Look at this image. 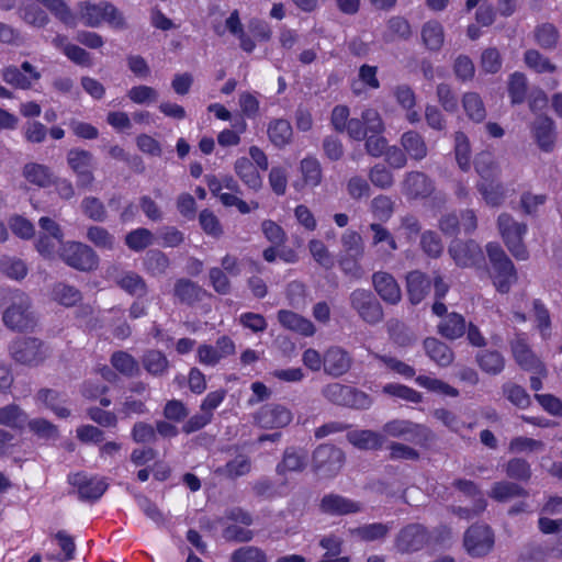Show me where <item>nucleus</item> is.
Here are the masks:
<instances>
[{
  "mask_svg": "<svg viewBox=\"0 0 562 562\" xmlns=\"http://www.w3.org/2000/svg\"><path fill=\"white\" fill-rule=\"evenodd\" d=\"M506 475L513 480L527 482L531 477L530 464L521 458H513L505 465Z\"/></svg>",
  "mask_w": 562,
  "mask_h": 562,
  "instance_id": "nucleus-63",
  "label": "nucleus"
},
{
  "mask_svg": "<svg viewBox=\"0 0 562 562\" xmlns=\"http://www.w3.org/2000/svg\"><path fill=\"white\" fill-rule=\"evenodd\" d=\"M235 171L249 189L257 191L261 188L262 179L250 159L246 157L238 158L235 162Z\"/></svg>",
  "mask_w": 562,
  "mask_h": 562,
  "instance_id": "nucleus-31",
  "label": "nucleus"
},
{
  "mask_svg": "<svg viewBox=\"0 0 562 562\" xmlns=\"http://www.w3.org/2000/svg\"><path fill=\"white\" fill-rule=\"evenodd\" d=\"M536 43L543 49L552 50L558 46L560 33L551 23H542L533 31Z\"/></svg>",
  "mask_w": 562,
  "mask_h": 562,
  "instance_id": "nucleus-43",
  "label": "nucleus"
},
{
  "mask_svg": "<svg viewBox=\"0 0 562 562\" xmlns=\"http://www.w3.org/2000/svg\"><path fill=\"white\" fill-rule=\"evenodd\" d=\"M476 188L486 204L490 206H499L505 199V192L502 183L495 180L479 182Z\"/></svg>",
  "mask_w": 562,
  "mask_h": 562,
  "instance_id": "nucleus-50",
  "label": "nucleus"
},
{
  "mask_svg": "<svg viewBox=\"0 0 562 562\" xmlns=\"http://www.w3.org/2000/svg\"><path fill=\"white\" fill-rule=\"evenodd\" d=\"M36 400L45 404L46 407L52 409L60 418H67L70 415V411L61 406L64 400L61 398V394L56 390L41 389L36 394Z\"/></svg>",
  "mask_w": 562,
  "mask_h": 562,
  "instance_id": "nucleus-44",
  "label": "nucleus"
},
{
  "mask_svg": "<svg viewBox=\"0 0 562 562\" xmlns=\"http://www.w3.org/2000/svg\"><path fill=\"white\" fill-rule=\"evenodd\" d=\"M401 145L404 151L414 160H423L428 153L424 137L416 131L405 132L401 136Z\"/></svg>",
  "mask_w": 562,
  "mask_h": 562,
  "instance_id": "nucleus-29",
  "label": "nucleus"
},
{
  "mask_svg": "<svg viewBox=\"0 0 562 562\" xmlns=\"http://www.w3.org/2000/svg\"><path fill=\"white\" fill-rule=\"evenodd\" d=\"M494 532L490 526L474 524L469 527L463 536V547L469 555L473 558H483L487 555L494 547Z\"/></svg>",
  "mask_w": 562,
  "mask_h": 562,
  "instance_id": "nucleus-11",
  "label": "nucleus"
},
{
  "mask_svg": "<svg viewBox=\"0 0 562 562\" xmlns=\"http://www.w3.org/2000/svg\"><path fill=\"white\" fill-rule=\"evenodd\" d=\"M524 61L529 69L537 74H553L558 70L555 64L533 48L527 49L524 53Z\"/></svg>",
  "mask_w": 562,
  "mask_h": 562,
  "instance_id": "nucleus-38",
  "label": "nucleus"
},
{
  "mask_svg": "<svg viewBox=\"0 0 562 562\" xmlns=\"http://www.w3.org/2000/svg\"><path fill=\"white\" fill-rule=\"evenodd\" d=\"M307 467V454L301 449L289 447L284 450L282 460L277 464L276 472L284 476L288 472H303Z\"/></svg>",
  "mask_w": 562,
  "mask_h": 562,
  "instance_id": "nucleus-24",
  "label": "nucleus"
},
{
  "mask_svg": "<svg viewBox=\"0 0 562 562\" xmlns=\"http://www.w3.org/2000/svg\"><path fill=\"white\" fill-rule=\"evenodd\" d=\"M175 296L183 304L192 305L202 300L204 291L195 282L189 279H179L175 283Z\"/></svg>",
  "mask_w": 562,
  "mask_h": 562,
  "instance_id": "nucleus-32",
  "label": "nucleus"
},
{
  "mask_svg": "<svg viewBox=\"0 0 562 562\" xmlns=\"http://www.w3.org/2000/svg\"><path fill=\"white\" fill-rule=\"evenodd\" d=\"M387 331L391 339L398 346H409L414 341L412 331L398 319H390L387 322Z\"/></svg>",
  "mask_w": 562,
  "mask_h": 562,
  "instance_id": "nucleus-61",
  "label": "nucleus"
},
{
  "mask_svg": "<svg viewBox=\"0 0 562 562\" xmlns=\"http://www.w3.org/2000/svg\"><path fill=\"white\" fill-rule=\"evenodd\" d=\"M322 395L334 405L353 409H368L372 404L366 392L338 382L325 385L322 389Z\"/></svg>",
  "mask_w": 562,
  "mask_h": 562,
  "instance_id": "nucleus-4",
  "label": "nucleus"
},
{
  "mask_svg": "<svg viewBox=\"0 0 562 562\" xmlns=\"http://www.w3.org/2000/svg\"><path fill=\"white\" fill-rule=\"evenodd\" d=\"M497 226L510 254L518 260L528 259V250L522 243L527 225L515 221L510 214L502 213L497 218Z\"/></svg>",
  "mask_w": 562,
  "mask_h": 562,
  "instance_id": "nucleus-5",
  "label": "nucleus"
},
{
  "mask_svg": "<svg viewBox=\"0 0 562 562\" xmlns=\"http://www.w3.org/2000/svg\"><path fill=\"white\" fill-rule=\"evenodd\" d=\"M476 362L482 371L496 375L505 368V359L503 355L495 350H482L476 355Z\"/></svg>",
  "mask_w": 562,
  "mask_h": 562,
  "instance_id": "nucleus-37",
  "label": "nucleus"
},
{
  "mask_svg": "<svg viewBox=\"0 0 562 562\" xmlns=\"http://www.w3.org/2000/svg\"><path fill=\"white\" fill-rule=\"evenodd\" d=\"M443 27L436 21L427 22L422 30L424 44L430 50H439L443 44Z\"/></svg>",
  "mask_w": 562,
  "mask_h": 562,
  "instance_id": "nucleus-51",
  "label": "nucleus"
},
{
  "mask_svg": "<svg viewBox=\"0 0 562 562\" xmlns=\"http://www.w3.org/2000/svg\"><path fill=\"white\" fill-rule=\"evenodd\" d=\"M142 363L144 369L155 376L164 375L169 368L167 357L156 349L147 350L142 358Z\"/></svg>",
  "mask_w": 562,
  "mask_h": 562,
  "instance_id": "nucleus-39",
  "label": "nucleus"
},
{
  "mask_svg": "<svg viewBox=\"0 0 562 562\" xmlns=\"http://www.w3.org/2000/svg\"><path fill=\"white\" fill-rule=\"evenodd\" d=\"M372 283L375 292L384 302L394 305L401 301V289L391 273L384 271L374 272Z\"/></svg>",
  "mask_w": 562,
  "mask_h": 562,
  "instance_id": "nucleus-21",
  "label": "nucleus"
},
{
  "mask_svg": "<svg viewBox=\"0 0 562 562\" xmlns=\"http://www.w3.org/2000/svg\"><path fill=\"white\" fill-rule=\"evenodd\" d=\"M111 364L115 370L125 376H136L139 374L138 361L126 351H115L110 359Z\"/></svg>",
  "mask_w": 562,
  "mask_h": 562,
  "instance_id": "nucleus-41",
  "label": "nucleus"
},
{
  "mask_svg": "<svg viewBox=\"0 0 562 562\" xmlns=\"http://www.w3.org/2000/svg\"><path fill=\"white\" fill-rule=\"evenodd\" d=\"M533 137L543 151H551L555 143L554 122L548 116H538L532 124Z\"/></svg>",
  "mask_w": 562,
  "mask_h": 562,
  "instance_id": "nucleus-23",
  "label": "nucleus"
},
{
  "mask_svg": "<svg viewBox=\"0 0 562 562\" xmlns=\"http://www.w3.org/2000/svg\"><path fill=\"white\" fill-rule=\"evenodd\" d=\"M347 440L361 450H378L384 445L385 435L369 429L352 430L347 434Z\"/></svg>",
  "mask_w": 562,
  "mask_h": 562,
  "instance_id": "nucleus-26",
  "label": "nucleus"
},
{
  "mask_svg": "<svg viewBox=\"0 0 562 562\" xmlns=\"http://www.w3.org/2000/svg\"><path fill=\"white\" fill-rule=\"evenodd\" d=\"M488 496L496 502L505 503L513 498L527 497L528 492L515 482L498 481L492 485Z\"/></svg>",
  "mask_w": 562,
  "mask_h": 562,
  "instance_id": "nucleus-28",
  "label": "nucleus"
},
{
  "mask_svg": "<svg viewBox=\"0 0 562 562\" xmlns=\"http://www.w3.org/2000/svg\"><path fill=\"white\" fill-rule=\"evenodd\" d=\"M419 246L423 252L430 258H439L443 252V244L440 236L431 229L422 233Z\"/></svg>",
  "mask_w": 562,
  "mask_h": 562,
  "instance_id": "nucleus-52",
  "label": "nucleus"
},
{
  "mask_svg": "<svg viewBox=\"0 0 562 562\" xmlns=\"http://www.w3.org/2000/svg\"><path fill=\"white\" fill-rule=\"evenodd\" d=\"M349 304L359 318L369 325H376L384 318L383 307L370 290H353L349 295Z\"/></svg>",
  "mask_w": 562,
  "mask_h": 562,
  "instance_id": "nucleus-7",
  "label": "nucleus"
},
{
  "mask_svg": "<svg viewBox=\"0 0 562 562\" xmlns=\"http://www.w3.org/2000/svg\"><path fill=\"white\" fill-rule=\"evenodd\" d=\"M319 509L326 515L344 516L360 513L362 510V505L359 502L345 497L340 494L328 493L322 497L319 502Z\"/></svg>",
  "mask_w": 562,
  "mask_h": 562,
  "instance_id": "nucleus-18",
  "label": "nucleus"
},
{
  "mask_svg": "<svg viewBox=\"0 0 562 562\" xmlns=\"http://www.w3.org/2000/svg\"><path fill=\"white\" fill-rule=\"evenodd\" d=\"M1 77L8 85L16 89L26 90L32 87L33 81H37L41 78V74L31 63L23 61L21 68L16 66L4 67L1 70Z\"/></svg>",
  "mask_w": 562,
  "mask_h": 562,
  "instance_id": "nucleus-15",
  "label": "nucleus"
},
{
  "mask_svg": "<svg viewBox=\"0 0 562 562\" xmlns=\"http://www.w3.org/2000/svg\"><path fill=\"white\" fill-rule=\"evenodd\" d=\"M80 18L85 25L90 27H98L103 22H106L115 29L123 30L126 27V22L123 13L111 2L100 1L92 3L90 1L81 2L79 5Z\"/></svg>",
  "mask_w": 562,
  "mask_h": 562,
  "instance_id": "nucleus-3",
  "label": "nucleus"
},
{
  "mask_svg": "<svg viewBox=\"0 0 562 562\" xmlns=\"http://www.w3.org/2000/svg\"><path fill=\"white\" fill-rule=\"evenodd\" d=\"M144 269L153 277L166 274L170 260L168 256L159 249H150L143 259Z\"/></svg>",
  "mask_w": 562,
  "mask_h": 562,
  "instance_id": "nucleus-35",
  "label": "nucleus"
},
{
  "mask_svg": "<svg viewBox=\"0 0 562 562\" xmlns=\"http://www.w3.org/2000/svg\"><path fill=\"white\" fill-rule=\"evenodd\" d=\"M449 255L460 267H475L484 262V254L480 245L469 239L454 240L448 248Z\"/></svg>",
  "mask_w": 562,
  "mask_h": 562,
  "instance_id": "nucleus-12",
  "label": "nucleus"
},
{
  "mask_svg": "<svg viewBox=\"0 0 562 562\" xmlns=\"http://www.w3.org/2000/svg\"><path fill=\"white\" fill-rule=\"evenodd\" d=\"M82 213L94 222L103 223L108 220V212L103 202L95 196H86L80 204Z\"/></svg>",
  "mask_w": 562,
  "mask_h": 562,
  "instance_id": "nucleus-55",
  "label": "nucleus"
},
{
  "mask_svg": "<svg viewBox=\"0 0 562 562\" xmlns=\"http://www.w3.org/2000/svg\"><path fill=\"white\" fill-rule=\"evenodd\" d=\"M434 189L432 181L420 171L408 172L403 181V192L413 199L427 198Z\"/></svg>",
  "mask_w": 562,
  "mask_h": 562,
  "instance_id": "nucleus-22",
  "label": "nucleus"
},
{
  "mask_svg": "<svg viewBox=\"0 0 562 562\" xmlns=\"http://www.w3.org/2000/svg\"><path fill=\"white\" fill-rule=\"evenodd\" d=\"M278 321L283 327L296 331L303 336H313L315 333V326L310 319L304 318L292 311H279Z\"/></svg>",
  "mask_w": 562,
  "mask_h": 562,
  "instance_id": "nucleus-27",
  "label": "nucleus"
},
{
  "mask_svg": "<svg viewBox=\"0 0 562 562\" xmlns=\"http://www.w3.org/2000/svg\"><path fill=\"white\" fill-rule=\"evenodd\" d=\"M69 483L77 487L78 496L81 501H97L108 488V484L103 479L88 476L85 473L70 475Z\"/></svg>",
  "mask_w": 562,
  "mask_h": 562,
  "instance_id": "nucleus-16",
  "label": "nucleus"
},
{
  "mask_svg": "<svg viewBox=\"0 0 562 562\" xmlns=\"http://www.w3.org/2000/svg\"><path fill=\"white\" fill-rule=\"evenodd\" d=\"M52 297L59 304L70 307L81 300V293L74 285L58 282L53 286Z\"/></svg>",
  "mask_w": 562,
  "mask_h": 562,
  "instance_id": "nucleus-47",
  "label": "nucleus"
},
{
  "mask_svg": "<svg viewBox=\"0 0 562 562\" xmlns=\"http://www.w3.org/2000/svg\"><path fill=\"white\" fill-rule=\"evenodd\" d=\"M430 541L428 529L418 522L402 527L394 537L393 546L400 554H411L423 550Z\"/></svg>",
  "mask_w": 562,
  "mask_h": 562,
  "instance_id": "nucleus-8",
  "label": "nucleus"
},
{
  "mask_svg": "<svg viewBox=\"0 0 562 562\" xmlns=\"http://www.w3.org/2000/svg\"><path fill=\"white\" fill-rule=\"evenodd\" d=\"M407 293L412 304H419L430 291L431 281L419 270L411 271L406 277Z\"/></svg>",
  "mask_w": 562,
  "mask_h": 562,
  "instance_id": "nucleus-25",
  "label": "nucleus"
},
{
  "mask_svg": "<svg viewBox=\"0 0 562 562\" xmlns=\"http://www.w3.org/2000/svg\"><path fill=\"white\" fill-rule=\"evenodd\" d=\"M67 164L75 175L92 169L93 155L85 149L72 148L67 153Z\"/></svg>",
  "mask_w": 562,
  "mask_h": 562,
  "instance_id": "nucleus-53",
  "label": "nucleus"
},
{
  "mask_svg": "<svg viewBox=\"0 0 562 562\" xmlns=\"http://www.w3.org/2000/svg\"><path fill=\"white\" fill-rule=\"evenodd\" d=\"M300 171L306 186L315 188L322 182L323 171L317 158L312 156L303 158L300 162Z\"/></svg>",
  "mask_w": 562,
  "mask_h": 562,
  "instance_id": "nucleus-42",
  "label": "nucleus"
},
{
  "mask_svg": "<svg viewBox=\"0 0 562 562\" xmlns=\"http://www.w3.org/2000/svg\"><path fill=\"white\" fill-rule=\"evenodd\" d=\"M11 358L21 364L38 366L46 358L44 344L34 337L16 338L9 345Z\"/></svg>",
  "mask_w": 562,
  "mask_h": 562,
  "instance_id": "nucleus-10",
  "label": "nucleus"
},
{
  "mask_svg": "<svg viewBox=\"0 0 562 562\" xmlns=\"http://www.w3.org/2000/svg\"><path fill=\"white\" fill-rule=\"evenodd\" d=\"M117 284L132 295L143 296L147 293L145 280L136 272L128 271L117 279Z\"/></svg>",
  "mask_w": 562,
  "mask_h": 562,
  "instance_id": "nucleus-56",
  "label": "nucleus"
},
{
  "mask_svg": "<svg viewBox=\"0 0 562 562\" xmlns=\"http://www.w3.org/2000/svg\"><path fill=\"white\" fill-rule=\"evenodd\" d=\"M27 423V414L15 404H9L0 407V425L22 429Z\"/></svg>",
  "mask_w": 562,
  "mask_h": 562,
  "instance_id": "nucleus-40",
  "label": "nucleus"
},
{
  "mask_svg": "<svg viewBox=\"0 0 562 562\" xmlns=\"http://www.w3.org/2000/svg\"><path fill=\"white\" fill-rule=\"evenodd\" d=\"M47 8L50 13L68 26L76 25V16L67 4V0H36Z\"/></svg>",
  "mask_w": 562,
  "mask_h": 562,
  "instance_id": "nucleus-49",
  "label": "nucleus"
},
{
  "mask_svg": "<svg viewBox=\"0 0 562 562\" xmlns=\"http://www.w3.org/2000/svg\"><path fill=\"white\" fill-rule=\"evenodd\" d=\"M3 325L15 333L33 331L37 325V317L32 310V301L30 296L14 289L9 292L7 305L2 313Z\"/></svg>",
  "mask_w": 562,
  "mask_h": 562,
  "instance_id": "nucleus-1",
  "label": "nucleus"
},
{
  "mask_svg": "<svg viewBox=\"0 0 562 562\" xmlns=\"http://www.w3.org/2000/svg\"><path fill=\"white\" fill-rule=\"evenodd\" d=\"M196 353L202 364L214 367L222 359L235 353V344L228 336H222L215 346L200 345Z\"/></svg>",
  "mask_w": 562,
  "mask_h": 562,
  "instance_id": "nucleus-17",
  "label": "nucleus"
},
{
  "mask_svg": "<svg viewBox=\"0 0 562 562\" xmlns=\"http://www.w3.org/2000/svg\"><path fill=\"white\" fill-rule=\"evenodd\" d=\"M512 352L514 359L518 366L525 370L537 373L539 375H546L547 369L543 362L532 352L528 346L526 339L521 336H517L512 342Z\"/></svg>",
  "mask_w": 562,
  "mask_h": 562,
  "instance_id": "nucleus-14",
  "label": "nucleus"
},
{
  "mask_svg": "<svg viewBox=\"0 0 562 562\" xmlns=\"http://www.w3.org/2000/svg\"><path fill=\"white\" fill-rule=\"evenodd\" d=\"M424 349L426 355L440 367H447L453 360L452 350L437 338H426L424 340Z\"/></svg>",
  "mask_w": 562,
  "mask_h": 562,
  "instance_id": "nucleus-30",
  "label": "nucleus"
},
{
  "mask_svg": "<svg viewBox=\"0 0 562 562\" xmlns=\"http://www.w3.org/2000/svg\"><path fill=\"white\" fill-rule=\"evenodd\" d=\"M462 105L470 120L480 123L486 117L484 103L476 92L464 93Z\"/></svg>",
  "mask_w": 562,
  "mask_h": 562,
  "instance_id": "nucleus-48",
  "label": "nucleus"
},
{
  "mask_svg": "<svg viewBox=\"0 0 562 562\" xmlns=\"http://www.w3.org/2000/svg\"><path fill=\"white\" fill-rule=\"evenodd\" d=\"M18 13L24 22L35 27H44L49 22L48 14L32 2L23 3Z\"/></svg>",
  "mask_w": 562,
  "mask_h": 562,
  "instance_id": "nucleus-45",
  "label": "nucleus"
},
{
  "mask_svg": "<svg viewBox=\"0 0 562 562\" xmlns=\"http://www.w3.org/2000/svg\"><path fill=\"white\" fill-rule=\"evenodd\" d=\"M25 179L41 188L49 187L53 183L54 175L50 169L41 164L29 162L23 168Z\"/></svg>",
  "mask_w": 562,
  "mask_h": 562,
  "instance_id": "nucleus-36",
  "label": "nucleus"
},
{
  "mask_svg": "<svg viewBox=\"0 0 562 562\" xmlns=\"http://www.w3.org/2000/svg\"><path fill=\"white\" fill-rule=\"evenodd\" d=\"M503 393L513 405L520 409H525L531 404V400L527 391L516 383H505L503 385Z\"/></svg>",
  "mask_w": 562,
  "mask_h": 562,
  "instance_id": "nucleus-59",
  "label": "nucleus"
},
{
  "mask_svg": "<svg viewBox=\"0 0 562 562\" xmlns=\"http://www.w3.org/2000/svg\"><path fill=\"white\" fill-rule=\"evenodd\" d=\"M124 240L131 250L139 252L154 244L155 236L148 228L139 227L127 233Z\"/></svg>",
  "mask_w": 562,
  "mask_h": 562,
  "instance_id": "nucleus-46",
  "label": "nucleus"
},
{
  "mask_svg": "<svg viewBox=\"0 0 562 562\" xmlns=\"http://www.w3.org/2000/svg\"><path fill=\"white\" fill-rule=\"evenodd\" d=\"M391 530V526L382 522L367 524L355 529V535L363 541L384 539Z\"/></svg>",
  "mask_w": 562,
  "mask_h": 562,
  "instance_id": "nucleus-58",
  "label": "nucleus"
},
{
  "mask_svg": "<svg viewBox=\"0 0 562 562\" xmlns=\"http://www.w3.org/2000/svg\"><path fill=\"white\" fill-rule=\"evenodd\" d=\"M61 260L72 269L92 271L98 268L99 257L88 245L79 241L66 243L59 252Z\"/></svg>",
  "mask_w": 562,
  "mask_h": 562,
  "instance_id": "nucleus-9",
  "label": "nucleus"
},
{
  "mask_svg": "<svg viewBox=\"0 0 562 562\" xmlns=\"http://www.w3.org/2000/svg\"><path fill=\"white\" fill-rule=\"evenodd\" d=\"M87 238L98 248L112 250L115 246V237L101 226L89 227Z\"/></svg>",
  "mask_w": 562,
  "mask_h": 562,
  "instance_id": "nucleus-62",
  "label": "nucleus"
},
{
  "mask_svg": "<svg viewBox=\"0 0 562 562\" xmlns=\"http://www.w3.org/2000/svg\"><path fill=\"white\" fill-rule=\"evenodd\" d=\"M528 80L525 74L516 71L510 75L508 80V94L512 103L521 104L527 94Z\"/></svg>",
  "mask_w": 562,
  "mask_h": 562,
  "instance_id": "nucleus-54",
  "label": "nucleus"
},
{
  "mask_svg": "<svg viewBox=\"0 0 562 562\" xmlns=\"http://www.w3.org/2000/svg\"><path fill=\"white\" fill-rule=\"evenodd\" d=\"M486 254L492 266L491 278L499 293H508L517 281V272L513 261L497 243L486 245Z\"/></svg>",
  "mask_w": 562,
  "mask_h": 562,
  "instance_id": "nucleus-2",
  "label": "nucleus"
},
{
  "mask_svg": "<svg viewBox=\"0 0 562 562\" xmlns=\"http://www.w3.org/2000/svg\"><path fill=\"white\" fill-rule=\"evenodd\" d=\"M386 436L403 438L411 442H420L429 437V429L423 425L405 419H393L383 426Z\"/></svg>",
  "mask_w": 562,
  "mask_h": 562,
  "instance_id": "nucleus-13",
  "label": "nucleus"
},
{
  "mask_svg": "<svg viewBox=\"0 0 562 562\" xmlns=\"http://www.w3.org/2000/svg\"><path fill=\"white\" fill-rule=\"evenodd\" d=\"M255 418L262 428H281L291 422L292 415L283 405L267 404L257 412Z\"/></svg>",
  "mask_w": 562,
  "mask_h": 562,
  "instance_id": "nucleus-20",
  "label": "nucleus"
},
{
  "mask_svg": "<svg viewBox=\"0 0 562 562\" xmlns=\"http://www.w3.org/2000/svg\"><path fill=\"white\" fill-rule=\"evenodd\" d=\"M268 137L270 142L278 148H282L290 144L293 131L289 121L284 119H274L268 124Z\"/></svg>",
  "mask_w": 562,
  "mask_h": 562,
  "instance_id": "nucleus-34",
  "label": "nucleus"
},
{
  "mask_svg": "<svg viewBox=\"0 0 562 562\" xmlns=\"http://www.w3.org/2000/svg\"><path fill=\"white\" fill-rule=\"evenodd\" d=\"M0 272L13 280H22L27 273V268L21 259L8 256L0 257Z\"/></svg>",
  "mask_w": 562,
  "mask_h": 562,
  "instance_id": "nucleus-60",
  "label": "nucleus"
},
{
  "mask_svg": "<svg viewBox=\"0 0 562 562\" xmlns=\"http://www.w3.org/2000/svg\"><path fill=\"white\" fill-rule=\"evenodd\" d=\"M383 392L387 395L398 397L411 403H420L423 396L416 390L397 383H387L383 386Z\"/></svg>",
  "mask_w": 562,
  "mask_h": 562,
  "instance_id": "nucleus-64",
  "label": "nucleus"
},
{
  "mask_svg": "<svg viewBox=\"0 0 562 562\" xmlns=\"http://www.w3.org/2000/svg\"><path fill=\"white\" fill-rule=\"evenodd\" d=\"M467 323L462 315L450 313L438 324V333L450 340L458 339L464 335Z\"/></svg>",
  "mask_w": 562,
  "mask_h": 562,
  "instance_id": "nucleus-33",
  "label": "nucleus"
},
{
  "mask_svg": "<svg viewBox=\"0 0 562 562\" xmlns=\"http://www.w3.org/2000/svg\"><path fill=\"white\" fill-rule=\"evenodd\" d=\"M345 463V453L334 445H319L312 456V469L322 477H334Z\"/></svg>",
  "mask_w": 562,
  "mask_h": 562,
  "instance_id": "nucleus-6",
  "label": "nucleus"
},
{
  "mask_svg": "<svg viewBox=\"0 0 562 562\" xmlns=\"http://www.w3.org/2000/svg\"><path fill=\"white\" fill-rule=\"evenodd\" d=\"M250 459L246 456H237L235 459L228 461L217 472L228 479H236L250 472Z\"/></svg>",
  "mask_w": 562,
  "mask_h": 562,
  "instance_id": "nucleus-57",
  "label": "nucleus"
},
{
  "mask_svg": "<svg viewBox=\"0 0 562 562\" xmlns=\"http://www.w3.org/2000/svg\"><path fill=\"white\" fill-rule=\"evenodd\" d=\"M324 372L333 378L346 374L352 366V357L339 346L328 348L324 353Z\"/></svg>",
  "mask_w": 562,
  "mask_h": 562,
  "instance_id": "nucleus-19",
  "label": "nucleus"
}]
</instances>
